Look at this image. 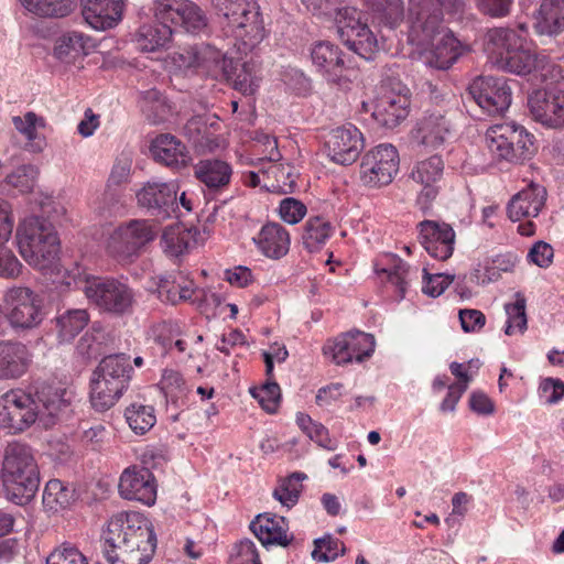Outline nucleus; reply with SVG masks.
<instances>
[{
    "label": "nucleus",
    "mask_w": 564,
    "mask_h": 564,
    "mask_svg": "<svg viewBox=\"0 0 564 564\" xmlns=\"http://www.w3.org/2000/svg\"><path fill=\"white\" fill-rule=\"evenodd\" d=\"M73 397L64 388H42L35 398L20 389L10 390L0 397V426L17 433L39 421L48 427L67 412Z\"/></svg>",
    "instance_id": "1"
},
{
    "label": "nucleus",
    "mask_w": 564,
    "mask_h": 564,
    "mask_svg": "<svg viewBox=\"0 0 564 564\" xmlns=\"http://www.w3.org/2000/svg\"><path fill=\"white\" fill-rule=\"evenodd\" d=\"M434 0H415L410 15L409 40L417 47L424 65L448 69L463 54L464 47L454 34L442 25L443 18L433 11Z\"/></svg>",
    "instance_id": "2"
},
{
    "label": "nucleus",
    "mask_w": 564,
    "mask_h": 564,
    "mask_svg": "<svg viewBox=\"0 0 564 564\" xmlns=\"http://www.w3.org/2000/svg\"><path fill=\"white\" fill-rule=\"evenodd\" d=\"M156 547L152 523L139 512H120L107 523L104 553L109 564H148Z\"/></svg>",
    "instance_id": "3"
},
{
    "label": "nucleus",
    "mask_w": 564,
    "mask_h": 564,
    "mask_svg": "<svg viewBox=\"0 0 564 564\" xmlns=\"http://www.w3.org/2000/svg\"><path fill=\"white\" fill-rule=\"evenodd\" d=\"M3 484L10 498L20 506L30 502L40 486V471L31 448L11 443L4 449Z\"/></svg>",
    "instance_id": "4"
},
{
    "label": "nucleus",
    "mask_w": 564,
    "mask_h": 564,
    "mask_svg": "<svg viewBox=\"0 0 564 564\" xmlns=\"http://www.w3.org/2000/svg\"><path fill=\"white\" fill-rule=\"evenodd\" d=\"M19 252L33 268L45 271L52 269L59 252V240L53 226L40 217L25 218L15 234Z\"/></svg>",
    "instance_id": "5"
},
{
    "label": "nucleus",
    "mask_w": 564,
    "mask_h": 564,
    "mask_svg": "<svg viewBox=\"0 0 564 564\" xmlns=\"http://www.w3.org/2000/svg\"><path fill=\"white\" fill-rule=\"evenodd\" d=\"M133 368L126 354L104 357L90 380V402L95 410L104 412L113 406L128 389Z\"/></svg>",
    "instance_id": "6"
},
{
    "label": "nucleus",
    "mask_w": 564,
    "mask_h": 564,
    "mask_svg": "<svg viewBox=\"0 0 564 564\" xmlns=\"http://www.w3.org/2000/svg\"><path fill=\"white\" fill-rule=\"evenodd\" d=\"M214 8L227 20L234 35L246 50H252L264 37L260 7L256 0H212Z\"/></svg>",
    "instance_id": "7"
},
{
    "label": "nucleus",
    "mask_w": 564,
    "mask_h": 564,
    "mask_svg": "<svg viewBox=\"0 0 564 564\" xmlns=\"http://www.w3.org/2000/svg\"><path fill=\"white\" fill-rule=\"evenodd\" d=\"M75 284L91 304L106 313L123 315L134 303L133 290L113 278L84 275L79 276Z\"/></svg>",
    "instance_id": "8"
},
{
    "label": "nucleus",
    "mask_w": 564,
    "mask_h": 564,
    "mask_svg": "<svg viewBox=\"0 0 564 564\" xmlns=\"http://www.w3.org/2000/svg\"><path fill=\"white\" fill-rule=\"evenodd\" d=\"M533 137L514 123L490 127L486 132V144L497 159L521 163L534 153Z\"/></svg>",
    "instance_id": "9"
},
{
    "label": "nucleus",
    "mask_w": 564,
    "mask_h": 564,
    "mask_svg": "<svg viewBox=\"0 0 564 564\" xmlns=\"http://www.w3.org/2000/svg\"><path fill=\"white\" fill-rule=\"evenodd\" d=\"M153 12L158 22L174 29V34L180 30L197 33L207 26L206 15L191 0H154Z\"/></svg>",
    "instance_id": "10"
},
{
    "label": "nucleus",
    "mask_w": 564,
    "mask_h": 564,
    "mask_svg": "<svg viewBox=\"0 0 564 564\" xmlns=\"http://www.w3.org/2000/svg\"><path fill=\"white\" fill-rule=\"evenodd\" d=\"M399 163L398 151L392 144H379L362 155L360 182L371 188L388 185L397 175Z\"/></svg>",
    "instance_id": "11"
},
{
    "label": "nucleus",
    "mask_w": 564,
    "mask_h": 564,
    "mask_svg": "<svg viewBox=\"0 0 564 564\" xmlns=\"http://www.w3.org/2000/svg\"><path fill=\"white\" fill-rule=\"evenodd\" d=\"M151 221L133 219L113 230L108 240V251L120 261L135 257L140 249L155 237Z\"/></svg>",
    "instance_id": "12"
},
{
    "label": "nucleus",
    "mask_w": 564,
    "mask_h": 564,
    "mask_svg": "<svg viewBox=\"0 0 564 564\" xmlns=\"http://www.w3.org/2000/svg\"><path fill=\"white\" fill-rule=\"evenodd\" d=\"M8 319L12 327L29 329L41 324L44 317L42 297L29 288H12L6 293Z\"/></svg>",
    "instance_id": "13"
},
{
    "label": "nucleus",
    "mask_w": 564,
    "mask_h": 564,
    "mask_svg": "<svg viewBox=\"0 0 564 564\" xmlns=\"http://www.w3.org/2000/svg\"><path fill=\"white\" fill-rule=\"evenodd\" d=\"M495 64L501 69L518 75H527L536 72L543 78L557 80L563 77L562 68L553 63L550 57L543 53L523 50L522 47L510 51L506 56L495 59Z\"/></svg>",
    "instance_id": "14"
},
{
    "label": "nucleus",
    "mask_w": 564,
    "mask_h": 564,
    "mask_svg": "<svg viewBox=\"0 0 564 564\" xmlns=\"http://www.w3.org/2000/svg\"><path fill=\"white\" fill-rule=\"evenodd\" d=\"M468 94L489 115H500L511 105L512 91L505 77L479 76L470 83Z\"/></svg>",
    "instance_id": "15"
},
{
    "label": "nucleus",
    "mask_w": 564,
    "mask_h": 564,
    "mask_svg": "<svg viewBox=\"0 0 564 564\" xmlns=\"http://www.w3.org/2000/svg\"><path fill=\"white\" fill-rule=\"evenodd\" d=\"M410 90L398 83L386 89L378 98L372 111L373 119L387 129H393L403 122L410 113Z\"/></svg>",
    "instance_id": "16"
},
{
    "label": "nucleus",
    "mask_w": 564,
    "mask_h": 564,
    "mask_svg": "<svg viewBox=\"0 0 564 564\" xmlns=\"http://www.w3.org/2000/svg\"><path fill=\"white\" fill-rule=\"evenodd\" d=\"M140 206L158 218L180 217L177 186L174 183L148 182L138 193Z\"/></svg>",
    "instance_id": "17"
},
{
    "label": "nucleus",
    "mask_w": 564,
    "mask_h": 564,
    "mask_svg": "<svg viewBox=\"0 0 564 564\" xmlns=\"http://www.w3.org/2000/svg\"><path fill=\"white\" fill-rule=\"evenodd\" d=\"M118 490L127 500L153 506L156 500V484L153 474L144 467H128L119 479Z\"/></svg>",
    "instance_id": "18"
},
{
    "label": "nucleus",
    "mask_w": 564,
    "mask_h": 564,
    "mask_svg": "<svg viewBox=\"0 0 564 564\" xmlns=\"http://www.w3.org/2000/svg\"><path fill=\"white\" fill-rule=\"evenodd\" d=\"M420 242L426 252L441 261L452 257L456 234L451 225L423 220L417 225Z\"/></svg>",
    "instance_id": "19"
},
{
    "label": "nucleus",
    "mask_w": 564,
    "mask_h": 564,
    "mask_svg": "<svg viewBox=\"0 0 564 564\" xmlns=\"http://www.w3.org/2000/svg\"><path fill=\"white\" fill-rule=\"evenodd\" d=\"M264 145L269 150L265 159L271 162V165L263 172L264 187L269 192L279 194H289L294 192L296 187L297 174L294 167L289 163H278L281 154L278 150V142L274 138L269 135L264 137Z\"/></svg>",
    "instance_id": "20"
},
{
    "label": "nucleus",
    "mask_w": 564,
    "mask_h": 564,
    "mask_svg": "<svg viewBox=\"0 0 564 564\" xmlns=\"http://www.w3.org/2000/svg\"><path fill=\"white\" fill-rule=\"evenodd\" d=\"M444 174V161L440 155H432L416 163L411 177L423 186L417 196L422 209H429L440 193V182Z\"/></svg>",
    "instance_id": "21"
},
{
    "label": "nucleus",
    "mask_w": 564,
    "mask_h": 564,
    "mask_svg": "<svg viewBox=\"0 0 564 564\" xmlns=\"http://www.w3.org/2000/svg\"><path fill=\"white\" fill-rule=\"evenodd\" d=\"M307 10L334 20L338 37L352 50L351 0H301Z\"/></svg>",
    "instance_id": "22"
},
{
    "label": "nucleus",
    "mask_w": 564,
    "mask_h": 564,
    "mask_svg": "<svg viewBox=\"0 0 564 564\" xmlns=\"http://www.w3.org/2000/svg\"><path fill=\"white\" fill-rule=\"evenodd\" d=\"M375 270L378 275H382V280H386L394 288L399 301L405 297L411 281L417 278V269H412L393 253L384 254L376 263Z\"/></svg>",
    "instance_id": "23"
},
{
    "label": "nucleus",
    "mask_w": 564,
    "mask_h": 564,
    "mask_svg": "<svg viewBox=\"0 0 564 564\" xmlns=\"http://www.w3.org/2000/svg\"><path fill=\"white\" fill-rule=\"evenodd\" d=\"M452 135V123L441 112L426 113L416 124L413 138L419 144L437 149Z\"/></svg>",
    "instance_id": "24"
},
{
    "label": "nucleus",
    "mask_w": 564,
    "mask_h": 564,
    "mask_svg": "<svg viewBox=\"0 0 564 564\" xmlns=\"http://www.w3.org/2000/svg\"><path fill=\"white\" fill-rule=\"evenodd\" d=\"M122 0H83V18L95 30L111 29L121 20Z\"/></svg>",
    "instance_id": "25"
},
{
    "label": "nucleus",
    "mask_w": 564,
    "mask_h": 564,
    "mask_svg": "<svg viewBox=\"0 0 564 564\" xmlns=\"http://www.w3.org/2000/svg\"><path fill=\"white\" fill-rule=\"evenodd\" d=\"M546 189L538 184H531L516 194L508 204V216L512 221L523 217H536L545 204Z\"/></svg>",
    "instance_id": "26"
},
{
    "label": "nucleus",
    "mask_w": 564,
    "mask_h": 564,
    "mask_svg": "<svg viewBox=\"0 0 564 564\" xmlns=\"http://www.w3.org/2000/svg\"><path fill=\"white\" fill-rule=\"evenodd\" d=\"M250 529L263 545L288 546L293 540V536L288 533L289 527L283 517L270 513L259 514L251 522Z\"/></svg>",
    "instance_id": "27"
},
{
    "label": "nucleus",
    "mask_w": 564,
    "mask_h": 564,
    "mask_svg": "<svg viewBox=\"0 0 564 564\" xmlns=\"http://www.w3.org/2000/svg\"><path fill=\"white\" fill-rule=\"evenodd\" d=\"M151 153L155 161L173 167L187 166L191 156L185 144L172 134H160L151 144Z\"/></svg>",
    "instance_id": "28"
},
{
    "label": "nucleus",
    "mask_w": 564,
    "mask_h": 564,
    "mask_svg": "<svg viewBox=\"0 0 564 564\" xmlns=\"http://www.w3.org/2000/svg\"><path fill=\"white\" fill-rule=\"evenodd\" d=\"M315 66L325 72L328 79L343 86L348 83L344 75V61L338 48L329 42H319L314 45L311 52Z\"/></svg>",
    "instance_id": "29"
},
{
    "label": "nucleus",
    "mask_w": 564,
    "mask_h": 564,
    "mask_svg": "<svg viewBox=\"0 0 564 564\" xmlns=\"http://www.w3.org/2000/svg\"><path fill=\"white\" fill-rule=\"evenodd\" d=\"M259 250L268 258L280 259L289 252L290 235L284 227L270 223L253 238Z\"/></svg>",
    "instance_id": "30"
},
{
    "label": "nucleus",
    "mask_w": 564,
    "mask_h": 564,
    "mask_svg": "<svg viewBox=\"0 0 564 564\" xmlns=\"http://www.w3.org/2000/svg\"><path fill=\"white\" fill-rule=\"evenodd\" d=\"M30 355L22 343H0V376L4 378H19L28 369Z\"/></svg>",
    "instance_id": "31"
},
{
    "label": "nucleus",
    "mask_w": 564,
    "mask_h": 564,
    "mask_svg": "<svg viewBox=\"0 0 564 564\" xmlns=\"http://www.w3.org/2000/svg\"><path fill=\"white\" fill-rule=\"evenodd\" d=\"M540 35H557L564 31V0H544L533 24Z\"/></svg>",
    "instance_id": "32"
},
{
    "label": "nucleus",
    "mask_w": 564,
    "mask_h": 564,
    "mask_svg": "<svg viewBox=\"0 0 564 564\" xmlns=\"http://www.w3.org/2000/svg\"><path fill=\"white\" fill-rule=\"evenodd\" d=\"M232 174L231 166L221 160H202L195 165V176L209 189L227 186Z\"/></svg>",
    "instance_id": "33"
},
{
    "label": "nucleus",
    "mask_w": 564,
    "mask_h": 564,
    "mask_svg": "<svg viewBox=\"0 0 564 564\" xmlns=\"http://www.w3.org/2000/svg\"><path fill=\"white\" fill-rule=\"evenodd\" d=\"M198 69L214 78H231L234 59L210 45H203L199 46Z\"/></svg>",
    "instance_id": "34"
},
{
    "label": "nucleus",
    "mask_w": 564,
    "mask_h": 564,
    "mask_svg": "<svg viewBox=\"0 0 564 564\" xmlns=\"http://www.w3.org/2000/svg\"><path fill=\"white\" fill-rule=\"evenodd\" d=\"M90 39L79 32H67L58 37L54 48L55 56L64 63H74L86 56L91 48Z\"/></svg>",
    "instance_id": "35"
},
{
    "label": "nucleus",
    "mask_w": 564,
    "mask_h": 564,
    "mask_svg": "<svg viewBox=\"0 0 564 564\" xmlns=\"http://www.w3.org/2000/svg\"><path fill=\"white\" fill-rule=\"evenodd\" d=\"M158 293L162 301L171 304L188 301L195 293L194 282L181 273L170 275L160 280Z\"/></svg>",
    "instance_id": "36"
},
{
    "label": "nucleus",
    "mask_w": 564,
    "mask_h": 564,
    "mask_svg": "<svg viewBox=\"0 0 564 564\" xmlns=\"http://www.w3.org/2000/svg\"><path fill=\"white\" fill-rule=\"evenodd\" d=\"M174 35L171 25L158 22L142 25L137 34L138 47L143 52H154L166 47Z\"/></svg>",
    "instance_id": "37"
},
{
    "label": "nucleus",
    "mask_w": 564,
    "mask_h": 564,
    "mask_svg": "<svg viewBox=\"0 0 564 564\" xmlns=\"http://www.w3.org/2000/svg\"><path fill=\"white\" fill-rule=\"evenodd\" d=\"M522 37L511 29L494 28L487 32L486 35V50L497 58L501 55L506 56L514 48L522 47Z\"/></svg>",
    "instance_id": "38"
},
{
    "label": "nucleus",
    "mask_w": 564,
    "mask_h": 564,
    "mask_svg": "<svg viewBox=\"0 0 564 564\" xmlns=\"http://www.w3.org/2000/svg\"><path fill=\"white\" fill-rule=\"evenodd\" d=\"M333 232V226L326 219L316 216L311 217L304 225L302 242L310 252L319 250Z\"/></svg>",
    "instance_id": "39"
},
{
    "label": "nucleus",
    "mask_w": 564,
    "mask_h": 564,
    "mask_svg": "<svg viewBox=\"0 0 564 564\" xmlns=\"http://www.w3.org/2000/svg\"><path fill=\"white\" fill-rule=\"evenodd\" d=\"M528 106L533 119L542 124L555 128V93L536 90L529 96Z\"/></svg>",
    "instance_id": "40"
},
{
    "label": "nucleus",
    "mask_w": 564,
    "mask_h": 564,
    "mask_svg": "<svg viewBox=\"0 0 564 564\" xmlns=\"http://www.w3.org/2000/svg\"><path fill=\"white\" fill-rule=\"evenodd\" d=\"M352 134L349 130L338 128L334 130L327 141L328 156L340 165L352 164Z\"/></svg>",
    "instance_id": "41"
},
{
    "label": "nucleus",
    "mask_w": 564,
    "mask_h": 564,
    "mask_svg": "<svg viewBox=\"0 0 564 564\" xmlns=\"http://www.w3.org/2000/svg\"><path fill=\"white\" fill-rule=\"evenodd\" d=\"M74 500V489L64 485L61 480L52 479L46 484L43 492V505L47 510L57 512L70 506Z\"/></svg>",
    "instance_id": "42"
},
{
    "label": "nucleus",
    "mask_w": 564,
    "mask_h": 564,
    "mask_svg": "<svg viewBox=\"0 0 564 564\" xmlns=\"http://www.w3.org/2000/svg\"><path fill=\"white\" fill-rule=\"evenodd\" d=\"M193 238L192 229L183 225H174L163 231L162 246L167 254L178 257L187 251Z\"/></svg>",
    "instance_id": "43"
},
{
    "label": "nucleus",
    "mask_w": 564,
    "mask_h": 564,
    "mask_svg": "<svg viewBox=\"0 0 564 564\" xmlns=\"http://www.w3.org/2000/svg\"><path fill=\"white\" fill-rule=\"evenodd\" d=\"M89 315L85 310H68L57 317L58 338L70 341L88 324Z\"/></svg>",
    "instance_id": "44"
},
{
    "label": "nucleus",
    "mask_w": 564,
    "mask_h": 564,
    "mask_svg": "<svg viewBox=\"0 0 564 564\" xmlns=\"http://www.w3.org/2000/svg\"><path fill=\"white\" fill-rule=\"evenodd\" d=\"M124 416L130 429L139 435L145 434L156 422L154 409L140 403L129 405L126 409Z\"/></svg>",
    "instance_id": "45"
},
{
    "label": "nucleus",
    "mask_w": 564,
    "mask_h": 564,
    "mask_svg": "<svg viewBox=\"0 0 564 564\" xmlns=\"http://www.w3.org/2000/svg\"><path fill=\"white\" fill-rule=\"evenodd\" d=\"M20 2L36 15L62 18L72 11L74 0H20Z\"/></svg>",
    "instance_id": "46"
},
{
    "label": "nucleus",
    "mask_w": 564,
    "mask_h": 564,
    "mask_svg": "<svg viewBox=\"0 0 564 564\" xmlns=\"http://www.w3.org/2000/svg\"><path fill=\"white\" fill-rule=\"evenodd\" d=\"M234 88L242 93L243 95H252L259 87L260 77L257 74L256 65L250 62L242 64L234 63V74L231 78Z\"/></svg>",
    "instance_id": "47"
},
{
    "label": "nucleus",
    "mask_w": 564,
    "mask_h": 564,
    "mask_svg": "<svg viewBox=\"0 0 564 564\" xmlns=\"http://www.w3.org/2000/svg\"><path fill=\"white\" fill-rule=\"evenodd\" d=\"M352 334L350 332L344 333L333 340H328L323 347V352L326 358L334 364L341 366L352 360Z\"/></svg>",
    "instance_id": "48"
},
{
    "label": "nucleus",
    "mask_w": 564,
    "mask_h": 564,
    "mask_svg": "<svg viewBox=\"0 0 564 564\" xmlns=\"http://www.w3.org/2000/svg\"><path fill=\"white\" fill-rule=\"evenodd\" d=\"M505 310L508 316L505 328L506 335L511 336L517 332L523 334L528 327L525 299L518 294L516 302L506 304Z\"/></svg>",
    "instance_id": "49"
},
{
    "label": "nucleus",
    "mask_w": 564,
    "mask_h": 564,
    "mask_svg": "<svg viewBox=\"0 0 564 564\" xmlns=\"http://www.w3.org/2000/svg\"><path fill=\"white\" fill-rule=\"evenodd\" d=\"M378 51V41L367 24H355V54L370 61Z\"/></svg>",
    "instance_id": "50"
},
{
    "label": "nucleus",
    "mask_w": 564,
    "mask_h": 564,
    "mask_svg": "<svg viewBox=\"0 0 564 564\" xmlns=\"http://www.w3.org/2000/svg\"><path fill=\"white\" fill-rule=\"evenodd\" d=\"M296 422L300 429L318 446L328 451L335 449V443L329 438L328 431L319 423L313 422L306 414H299Z\"/></svg>",
    "instance_id": "51"
},
{
    "label": "nucleus",
    "mask_w": 564,
    "mask_h": 564,
    "mask_svg": "<svg viewBox=\"0 0 564 564\" xmlns=\"http://www.w3.org/2000/svg\"><path fill=\"white\" fill-rule=\"evenodd\" d=\"M375 12L380 13L391 26L402 21L404 15L402 0H364Z\"/></svg>",
    "instance_id": "52"
},
{
    "label": "nucleus",
    "mask_w": 564,
    "mask_h": 564,
    "mask_svg": "<svg viewBox=\"0 0 564 564\" xmlns=\"http://www.w3.org/2000/svg\"><path fill=\"white\" fill-rule=\"evenodd\" d=\"M250 393L263 410L269 413L276 411L281 400V390L276 382H267L260 388L251 389Z\"/></svg>",
    "instance_id": "53"
},
{
    "label": "nucleus",
    "mask_w": 564,
    "mask_h": 564,
    "mask_svg": "<svg viewBox=\"0 0 564 564\" xmlns=\"http://www.w3.org/2000/svg\"><path fill=\"white\" fill-rule=\"evenodd\" d=\"M423 272L422 292L431 297L440 296L455 279L453 274H430L426 269H424Z\"/></svg>",
    "instance_id": "54"
},
{
    "label": "nucleus",
    "mask_w": 564,
    "mask_h": 564,
    "mask_svg": "<svg viewBox=\"0 0 564 564\" xmlns=\"http://www.w3.org/2000/svg\"><path fill=\"white\" fill-rule=\"evenodd\" d=\"M229 564H261L256 544L251 540H241L235 544Z\"/></svg>",
    "instance_id": "55"
},
{
    "label": "nucleus",
    "mask_w": 564,
    "mask_h": 564,
    "mask_svg": "<svg viewBox=\"0 0 564 564\" xmlns=\"http://www.w3.org/2000/svg\"><path fill=\"white\" fill-rule=\"evenodd\" d=\"M132 166V156L130 153H121L117 159L111 169L107 185L112 187H119L127 183L130 177Z\"/></svg>",
    "instance_id": "56"
},
{
    "label": "nucleus",
    "mask_w": 564,
    "mask_h": 564,
    "mask_svg": "<svg viewBox=\"0 0 564 564\" xmlns=\"http://www.w3.org/2000/svg\"><path fill=\"white\" fill-rule=\"evenodd\" d=\"M46 564H88V562L77 547L64 544L47 556Z\"/></svg>",
    "instance_id": "57"
},
{
    "label": "nucleus",
    "mask_w": 564,
    "mask_h": 564,
    "mask_svg": "<svg viewBox=\"0 0 564 564\" xmlns=\"http://www.w3.org/2000/svg\"><path fill=\"white\" fill-rule=\"evenodd\" d=\"M314 545L312 557L319 562L334 561L338 556L339 551H344L343 547L339 549V542L329 535L316 539Z\"/></svg>",
    "instance_id": "58"
},
{
    "label": "nucleus",
    "mask_w": 564,
    "mask_h": 564,
    "mask_svg": "<svg viewBox=\"0 0 564 564\" xmlns=\"http://www.w3.org/2000/svg\"><path fill=\"white\" fill-rule=\"evenodd\" d=\"M6 182L21 193L31 192L35 185V170L32 166H21L9 174Z\"/></svg>",
    "instance_id": "59"
},
{
    "label": "nucleus",
    "mask_w": 564,
    "mask_h": 564,
    "mask_svg": "<svg viewBox=\"0 0 564 564\" xmlns=\"http://www.w3.org/2000/svg\"><path fill=\"white\" fill-rule=\"evenodd\" d=\"M306 206L299 199L286 197L281 200L279 214L283 221L295 225L306 215Z\"/></svg>",
    "instance_id": "60"
},
{
    "label": "nucleus",
    "mask_w": 564,
    "mask_h": 564,
    "mask_svg": "<svg viewBox=\"0 0 564 564\" xmlns=\"http://www.w3.org/2000/svg\"><path fill=\"white\" fill-rule=\"evenodd\" d=\"M14 128L23 134L29 141H33L36 138V128L44 127L43 118L36 116V113L29 111L23 117L14 116L12 118Z\"/></svg>",
    "instance_id": "61"
},
{
    "label": "nucleus",
    "mask_w": 564,
    "mask_h": 564,
    "mask_svg": "<svg viewBox=\"0 0 564 564\" xmlns=\"http://www.w3.org/2000/svg\"><path fill=\"white\" fill-rule=\"evenodd\" d=\"M172 62L178 69L198 70L199 47L192 46L174 52Z\"/></svg>",
    "instance_id": "62"
},
{
    "label": "nucleus",
    "mask_w": 564,
    "mask_h": 564,
    "mask_svg": "<svg viewBox=\"0 0 564 564\" xmlns=\"http://www.w3.org/2000/svg\"><path fill=\"white\" fill-rule=\"evenodd\" d=\"M122 205V195L117 187L107 185L102 195L96 202L100 215L112 214Z\"/></svg>",
    "instance_id": "63"
},
{
    "label": "nucleus",
    "mask_w": 564,
    "mask_h": 564,
    "mask_svg": "<svg viewBox=\"0 0 564 564\" xmlns=\"http://www.w3.org/2000/svg\"><path fill=\"white\" fill-rule=\"evenodd\" d=\"M376 347L373 335L355 330V361L361 362L369 358Z\"/></svg>",
    "instance_id": "64"
}]
</instances>
